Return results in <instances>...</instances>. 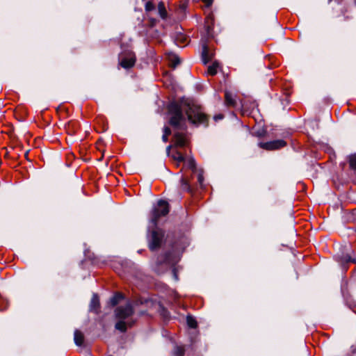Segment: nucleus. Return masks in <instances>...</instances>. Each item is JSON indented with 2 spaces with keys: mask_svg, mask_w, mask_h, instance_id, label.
<instances>
[{
  "mask_svg": "<svg viewBox=\"0 0 356 356\" xmlns=\"http://www.w3.org/2000/svg\"><path fill=\"white\" fill-rule=\"evenodd\" d=\"M157 22L158 21L156 19L149 17L141 23V29L139 31L140 34L148 38H157L159 36V32L156 29Z\"/></svg>",
  "mask_w": 356,
  "mask_h": 356,
  "instance_id": "20e7f679",
  "label": "nucleus"
},
{
  "mask_svg": "<svg viewBox=\"0 0 356 356\" xmlns=\"http://www.w3.org/2000/svg\"><path fill=\"white\" fill-rule=\"evenodd\" d=\"M90 310L97 312V309L99 307V297L97 294H93L91 301H90Z\"/></svg>",
  "mask_w": 356,
  "mask_h": 356,
  "instance_id": "9b49d317",
  "label": "nucleus"
},
{
  "mask_svg": "<svg viewBox=\"0 0 356 356\" xmlns=\"http://www.w3.org/2000/svg\"><path fill=\"white\" fill-rule=\"evenodd\" d=\"M169 213V204L168 203L163 200H160L155 204L151 212L150 223L152 227H156L159 219L166 216Z\"/></svg>",
  "mask_w": 356,
  "mask_h": 356,
  "instance_id": "7ed1b4c3",
  "label": "nucleus"
},
{
  "mask_svg": "<svg viewBox=\"0 0 356 356\" xmlns=\"http://www.w3.org/2000/svg\"><path fill=\"white\" fill-rule=\"evenodd\" d=\"M134 310L131 302L118 307L115 310V316L118 322L115 323V329L122 332L127 331V327L133 326L135 321L132 318Z\"/></svg>",
  "mask_w": 356,
  "mask_h": 356,
  "instance_id": "f03ea898",
  "label": "nucleus"
},
{
  "mask_svg": "<svg viewBox=\"0 0 356 356\" xmlns=\"http://www.w3.org/2000/svg\"><path fill=\"white\" fill-rule=\"evenodd\" d=\"M349 165L352 170L356 171V154L349 156Z\"/></svg>",
  "mask_w": 356,
  "mask_h": 356,
  "instance_id": "aec40b11",
  "label": "nucleus"
},
{
  "mask_svg": "<svg viewBox=\"0 0 356 356\" xmlns=\"http://www.w3.org/2000/svg\"><path fill=\"white\" fill-rule=\"evenodd\" d=\"M224 118V115L222 114H218L214 115L213 119L215 121H218L220 120H222Z\"/></svg>",
  "mask_w": 356,
  "mask_h": 356,
  "instance_id": "bb28decb",
  "label": "nucleus"
},
{
  "mask_svg": "<svg viewBox=\"0 0 356 356\" xmlns=\"http://www.w3.org/2000/svg\"><path fill=\"white\" fill-rule=\"evenodd\" d=\"M219 67V64L217 62H214L211 65L209 66L208 67V74L214 76L217 74L218 69Z\"/></svg>",
  "mask_w": 356,
  "mask_h": 356,
  "instance_id": "4468645a",
  "label": "nucleus"
},
{
  "mask_svg": "<svg viewBox=\"0 0 356 356\" xmlns=\"http://www.w3.org/2000/svg\"><path fill=\"white\" fill-rule=\"evenodd\" d=\"M186 8V4H182V5H181V6H180V7H179V10H180L181 11H183V12H184V11H185Z\"/></svg>",
  "mask_w": 356,
  "mask_h": 356,
  "instance_id": "c85d7f7f",
  "label": "nucleus"
},
{
  "mask_svg": "<svg viewBox=\"0 0 356 356\" xmlns=\"http://www.w3.org/2000/svg\"><path fill=\"white\" fill-rule=\"evenodd\" d=\"M172 273H173V276H174L175 280H178V275H177L175 268L173 269Z\"/></svg>",
  "mask_w": 356,
  "mask_h": 356,
  "instance_id": "cd10ccee",
  "label": "nucleus"
},
{
  "mask_svg": "<svg viewBox=\"0 0 356 356\" xmlns=\"http://www.w3.org/2000/svg\"><path fill=\"white\" fill-rule=\"evenodd\" d=\"M197 181L199 182V184H200V186H202L203 182H204V177H203V173H202V170H200V171L198 172V175H197Z\"/></svg>",
  "mask_w": 356,
  "mask_h": 356,
  "instance_id": "393cba45",
  "label": "nucleus"
},
{
  "mask_svg": "<svg viewBox=\"0 0 356 356\" xmlns=\"http://www.w3.org/2000/svg\"><path fill=\"white\" fill-rule=\"evenodd\" d=\"M202 1L205 3L207 7H210L213 3V0H202Z\"/></svg>",
  "mask_w": 356,
  "mask_h": 356,
  "instance_id": "a878e982",
  "label": "nucleus"
},
{
  "mask_svg": "<svg viewBox=\"0 0 356 356\" xmlns=\"http://www.w3.org/2000/svg\"><path fill=\"white\" fill-rule=\"evenodd\" d=\"M171 134V130L168 127H165L163 128V134L162 136V140L163 142L166 143L168 140V136Z\"/></svg>",
  "mask_w": 356,
  "mask_h": 356,
  "instance_id": "412c9836",
  "label": "nucleus"
},
{
  "mask_svg": "<svg viewBox=\"0 0 356 356\" xmlns=\"http://www.w3.org/2000/svg\"><path fill=\"white\" fill-rule=\"evenodd\" d=\"M225 101L227 106L234 107L236 106V99L233 94L229 92H225Z\"/></svg>",
  "mask_w": 356,
  "mask_h": 356,
  "instance_id": "1a4fd4ad",
  "label": "nucleus"
},
{
  "mask_svg": "<svg viewBox=\"0 0 356 356\" xmlns=\"http://www.w3.org/2000/svg\"><path fill=\"white\" fill-rule=\"evenodd\" d=\"M186 323L188 326L191 328H195L197 325L195 318L191 316H188L186 317Z\"/></svg>",
  "mask_w": 356,
  "mask_h": 356,
  "instance_id": "f3484780",
  "label": "nucleus"
},
{
  "mask_svg": "<svg viewBox=\"0 0 356 356\" xmlns=\"http://www.w3.org/2000/svg\"><path fill=\"white\" fill-rule=\"evenodd\" d=\"M170 148H171V145H169V146L167 147L166 152H167L168 154H169Z\"/></svg>",
  "mask_w": 356,
  "mask_h": 356,
  "instance_id": "7c9ffc66",
  "label": "nucleus"
},
{
  "mask_svg": "<svg viewBox=\"0 0 356 356\" xmlns=\"http://www.w3.org/2000/svg\"><path fill=\"white\" fill-rule=\"evenodd\" d=\"M123 298V296L120 293H116L114 296H113L110 299V303L112 306L117 305L120 300Z\"/></svg>",
  "mask_w": 356,
  "mask_h": 356,
  "instance_id": "2eb2a0df",
  "label": "nucleus"
},
{
  "mask_svg": "<svg viewBox=\"0 0 356 356\" xmlns=\"http://www.w3.org/2000/svg\"><path fill=\"white\" fill-rule=\"evenodd\" d=\"M172 158L177 161L178 162H183L184 161L185 157L180 153L179 152L177 151L175 152L173 155Z\"/></svg>",
  "mask_w": 356,
  "mask_h": 356,
  "instance_id": "4be33fe9",
  "label": "nucleus"
},
{
  "mask_svg": "<svg viewBox=\"0 0 356 356\" xmlns=\"http://www.w3.org/2000/svg\"><path fill=\"white\" fill-rule=\"evenodd\" d=\"M286 145L284 140H275L266 143H259V146L264 149L273 150L280 149Z\"/></svg>",
  "mask_w": 356,
  "mask_h": 356,
  "instance_id": "0eeeda50",
  "label": "nucleus"
},
{
  "mask_svg": "<svg viewBox=\"0 0 356 356\" xmlns=\"http://www.w3.org/2000/svg\"><path fill=\"white\" fill-rule=\"evenodd\" d=\"M209 19H211V21L213 20V15H212V14L209 15L207 17V21H208Z\"/></svg>",
  "mask_w": 356,
  "mask_h": 356,
  "instance_id": "c756f323",
  "label": "nucleus"
},
{
  "mask_svg": "<svg viewBox=\"0 0 356 356\" xmlns=\"http://www.w3.org/2000/svg\"><path fill=\"white\" fill-rule=\"evenodd\" d=\"M74 339L75 343L77 346H81L83 343L84 336L81 331L76 330L74 334Z\"/></svg>",
  "mask_w": 356,
  "mask_h": 356,
  "instance_id": "9d476101",
  "label": "nucleus"
},
{
  "mask_svg": "<svg viewBox=\"0 0 356 356\" xmlns=\"http://www.w3.org/2000/svg\"><path fill=\"white\" fill-rule=\"evenodd\" d=\"M185 353V349L184 346H176L174 348L172 355L173 356H184Z\"/></svg>",
  "mask_w": 356,
  "mask_h": 356,
  "instance_id": "dca6fc26",
  "label": "nucleus"
},
{
  "mask_svg": "<svg viewBox=\"0 0 356 356\" xmlns=\"http://www.w3.org/2000/svg\"><path fill=\"white\" fill-rule=\"evenodd\" d=\"M164 232L162 229L156 227H153V229L148 236L149 248L154 251L159 248L163 241Z\"/></svg>",
  "mask_w": 356,
  "mask_h": 356,
  "instance_id": "39448f33",
  "label": "nucleus"
},
{
  "mask_svg": "<svg viewBox=\"0 0 356 356\" xmlns=\"http://www.w3.org/2000/svg\"><path fill=\"white\" fill-rule=\"evenodd\" d=\"M181 182V189L184 191H191V187L188 182V181L182 177L180 180Z\"/></svg>",
  "mask_w": 356,
  "mask_h": 356,
  "instance_id": "a211bd4d",
  "label": "nucleus"
},
{
  "mask_svg": "<svg viewBox=\"0 0 356 356\" xmlns=\"http://www.w3.org/2000/svg\"><path fill=\"white\" fill-rule=\"evenodd\" d=\"M184 111L188 121L192 124L197 127L201 124L205 127L208 125V117L200 106L183 100L170 102L168 106V121L170 125L176 131L174 134L175 145L180 147L186 146L187 143L185 134L179 132L186 129V118Z\"/></svg>",
  "mask_w": 356,
  "mask_h": 356,
  "instance_id": "f257e3e1",
  "label": "nucleus"
},
{
  "mask_svg": "<svg viewBox=\"0 0 356 356\" xmlns=\"http://www.w3.org/2000/svg\"><path fill=\"white\" fill-rule=\"evenodd\" d=\"M338 261L341 263H354L355 261V259L348 254H346V256L341 257H338Z\"/></svg>",
  "mask_w": 356,
  "mask_h": 356,
  "instance_id": "6ab92c4d",
  "label": "nucleus"
},
{
  "mask_svg": "<svg viewBox=\"0 0 356 356\" xmlns=\"http://www.w3.org/2000/svg\"><path fill=\"white\" fill-rule=\"evenodd\" d=\"M213 54L210 51L206 44L202 45V59L204 64L209 63L213 58Z\"/></svg>",
  "mask_w": 356,
  "mask_h": 356,
  "instance_id": "6e6552de",
  "label": "nucleus"
},
{
  "mask_svg": "<svg viewBox=\"0 0 356 356\" xmlns=\"http://www.w3.org/2000/svg\"><path fill=\"white\" fill-rule=\"evenodd\" d=\"M184 165L189 169H191L193 171L196 170L195 162L193 158H189L188 159H184L183 161Z\"/></svg>",
  "mask_w": 356,
  "mask_h": 356,
  "instance_id": "ddd939ff",
  "label": "nucleus"
},
{
  "mask_svg": "<svg viewBox=\"0 0 356 356\" xmlns=\"http://www.w3.org/2000/svg\"><path fill=\"white\" fill-rule=\"evenodd\" d=\"M158 12L161 19H166L168 18V12L163 2L162 1H160L158 4Z\"/></svg>",
  "mask_w": 356,
  "mask_h": 356,
  "instance_id": "f8f14e48",
  "label": "nucleus"
},
{
  "mask_svg": "<svg viewBox=\"0 0 356 356\" xmlns=\"http://www.w3.org/2000/svg\"><path fill=\"white\" fill-rule=\"evenodd\" d=\"M120 65L126 69L132 67L136 62V56L134 52L128 51L120 56Z\"/></svg>",
  "mask_w": 356,
  "mask_h": 356,
  "instance_id": "423d86ee",
  "label": "nucleus"
},
{
  "mask_svg": "<svg viewBox=\"0 0 356 356\" xmlns=\"http://www.w3.org/2000/svg\"><path fill=\"white\" fill-rule=\"evenodd\" d=\"M180 59L179 58H178L177 56H174L172 58H171V63H172V65L173 67H176V66L177 65H179L180 63Z\"/></svg>",
  "mask_w": 356,
  "mask_h": 356,
  "instance_id": "b1692460",
  "label": "nucleus"
},
{
  "mask_svg": "<svg viewBox=\"0 0 356 356\" xmlns=\"http://www.w3.org/2000/svg\"><path fill=\"white\" fill-rule=\"evenodd\" d=\"M155 9V5L151 1H148L145 4V10L146 12H150Z\"/></svg>",
  "mask_w": 356,
  "mask_h": 356,
  "instance_id": "5701e85b",
  "label": "nucleus"
}]
</instances>
